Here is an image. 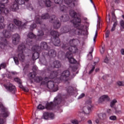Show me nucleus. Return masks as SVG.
I'll list each match as a JSON object with an SVG mask.
<instances>
[{
    "label": "nucleus",
    "instance_id": "3",
    "mask_svg": "<svg viewBox=\"0 0 124 124\" xmlns=\"http://www.w3.org/2000/svg\"><path fill=\"white\" fill-rule=\"evenodd\" d=\"M69 14L71 17L74 18L71 22L74 24V27L77 29V30L75 31V33L78 35L83 34L85 30H84V25L81 24V19L78 17H75V16H76V12L73 10L69 11Z\"/></svg>",
    "mask_w": 124,
    "mask_h": 124
},
{
    "label": "nucleus",
    "instance_id": "57",
    "mask_svg": "<svg viewBox=\"0 0 124 124\" xmlns=\"http://www.w3.org/2000/svg\"><path fill=\"white\" fill-rule=\"evenodd\" d=\"M104 62L106 63H108L109 62V60H108V58L106 57L104 60Z\"/></svg>",
    "mask_w": 124,
    "mask_h": 124
},
{
    "label": "nucleus",
    "instance_id": "13",
    "mask_svg": "<svg viewBox=\"0 0 124 124\" xmlns=\"http://www.w3.org/2000/svg\"><path fill=\"white\" fill-rule=\"evenodd\" d=\"M46 50V52L45 53V54L44 53H43V55L44 56H45L46 55H47V54H48L49 57H50V58H55L56 57V56H57V52H56V51H55V50H54V49H51L50 50L48 51L47 50H48V46H47V49H45Z\"/></svg>",
    "mask_w": 124,
    "mask_h": 124
},
{
    "label": "nucleus",
    "instance_id": "50",
    "mask_svg": "<svg viewBox=\"0 0 124 124\" xmlns=\"http://www.w3.org/2000/svg\"><path fill=\"white\" fill-rule=\"evenodd\" d=\"M87 104H88V106H90V105H92V100L89 99V100L87 101L86 102Z\"/></svg>",
    "mask_w": 124,
    "mask_h": 124
},
{
    "label": "nucleus",
    "instance_id": "14",
    "mask_svg": "<svg viewBox=\"0 0 124 124\" xmlns=\"http://www.w3.org/2000/svg\"><path fill=\"white\" fill-rule=\"evenodd\" d=\"M28 38L26 40V43L27 45L31 46V43H32V41H31V39L33 38H35L36 37V36L34 35L33 33L30 32L28 35Z\"/></svg>",
    "mask_w": 124,
    "mask_h": 124
},
{
    "label": "nucleus",
    "instance_id": "21",
    "mask_svg": "<svg viewBox=\"0 0 124 124\" xmlns=\"http://www.w3.org/2000/svg\"><path fill=\"white\" fill-rule=\"evenodd\" d=\"M19 9V5L15 1L12 4L10 10L12 11H17Z\"/></svg>",
    "mask_w": 124,
    "mask_h": 124
},
{
    "label": "nucleus",
    "instance_id": "48",
    "mask_svg": "<svg viewBox=\"0 0 124 124\" xmlns=\"http://www.w3.org/2000/svg\"><path fill=\"white\" fill-rule=\"evenodd\" d=\"M120 25L123 29H124V21L122 20L120 21Z\"/></svg>",
    "mask_w": 124,
    "mask_h": 124
},
{
    "label": "nucleus",
    "instance_id": "26",
    "mask_svg": "<svg viewBox=\"0 0 124 124\" xmlns=\"http://www.w3.org/2000/svg\"><path fill=\"white\" fill-rule=\"evenodd\" d=\"M3 35L4 36V37H6L7 38H9L11 36V35L10 34V32L7 31L6 30H4L2 32Z\"/></svg>",
    "mask_w": 124,
    "mask_h": 124
},
{
    "label": "nucleus",
    "instance_id": "32",
    "mask_svg": "<svg viewBox=\"0 0 124 124\" xmlns=\"http://www.w3.org/2000/svg\"><path fill=\"white\" fill-rule=\"evenodd\" d=\"M8 30H9V31H12L14 30V25L12 23L10 24L8 26Z\"/></svg>",
    "mask_w": 124,
    "mask_h": 124
},
{
    "label": "nucleus",
    "instance_id": "46",
    "mask_svg": "<svg viewBox=\"0 0 124 124\" xmlns=\"http://www.w3.org/2000/svg\"><path fill=\"white\" fill-rule=\"evenodd\" d=\"M71 123H72V124H79V122H78V121H77L76 120H72Z\"/></svg>",
    "mask_w": 124,
    "mask_h": 124
},
{
    "label": "nucleus",
    "instance_id": "2",
    "mask_svg": "<svg viewBox=\"0 0 124 124\" xmlns=\"http://www.w3.org/2000/svg\"><path fill=\"white\" fill-rule=\"evenodd\" d=\"M60 73V70L53 71L50 73L48 78L49 79H55L54 81L48 80V78H47L46 81H45V84H47V87L49 90H52L53 92H57L58 90L59 83L61 82L58 79L57 76H59Z\"/></svg>",
    "mask_w": 124,
    "mask_h": 124
},
{
    "label": "nucleus",
    "instance_id": "7",
    "mask_svg": "<svg viewBox=\"0 0 124 124\" xmlns=\"http://www.w3.org/2000/svg\"><path fill=\"white\" fill-rule=\"evenodd\" d=\"M61 101L62 98L57 96L56 98H55L53 102H51L50 103H48L46 104V108L47 109V110H52L55 106L57 105V104L61 103Z\"/></svg>",
    "mask_w": 124,
    "mask_h": 124
},
{
    "label": "nucleus",
    "instance_id": "19",
    "mask_svg": "<svg viewBox=\"0 0 124 124\" xmlns=\"http://www.w3.org/2000/svg\"><path fill=\"white\" fill-rule=\"evenodd\" d=\"M34 81L36 82V83H39L42 81L41 85H45V82L47 81V78H45L43 79L41 77H36L34 78Z\"/></svg>",
    "mask_w": 124,
    "mask_h": 124
},
{
    "label": "nucleus",
    "instance_id": "62",
    "mask_svg": "<svg viewBox=\"0 0 124 124\" xmlns=\"http://www.w3.org/2000/svg\"><path fill=\"white\" fill-rule=\"evenodd\" d=\"M121 53L122 54V55H124V49L122 48L121 50Z\"/></svg>",
    "mask_w": 124,
    "mask_h": 124
},
{
    "label": "nucleus",
    "instance_id": "35",
    "mask_svg": "<svg viewBox=\"0 0 124 124\" xmlns=\"http://www.w3.org/2000/svg\"><path fill=\"white\" fill-rule=\"evenodd\" d=\"M117 103V100L113 99L111 102H110V107H114V105Z\"/></svg>",
    "mask_w": 124,
    "mask_h": 124
},
{
    "label": "nucleus",
    "instance_id": "12",
    "mask_svg": "<svg viewBox=\"0 0 124 124\" xmlns=\"http://www.w3.org/2000/svg\"><path fill=\"white\" fill-rule=\"evenodd\" d=\"M55 3L60 4V9L62 12H66L67 10V7L63 5L62 3L63 2V0H54Z\"/></svg>",
    "mask_w": 124,
    "mask_h": 124
},
{
    "label": "nucleus",
    "instance_id": "16",
    "mask_svg": "<svg viewBox=\"0 0 124 124\" xmlns=\"http://www.w3.org/2000/svg\"><path fill=\"white\" fill-rule=\"evenodd\" d=\"M92 107H93V106L91 105L84 107L82 111H80V113L86 114V115L89 114V113H91V111H92Z\"/></svg>",
    "mask_w": 124,
    "mask_h": 124
},
{
    "label": "nucleus",
    "instance_id": "52",
    "mask_svg": "<svg viewBox=\"0 0 124 124\" xmlns=\"http://www.w3.org/2000/svg\"><path fill=\"white\" fill-rule=\"evenodd\" d=\"M110 34V31L108 30L106 33V37L107 38L108 37H109V35Z\"/></svg>",
    "mask_w": 124,
    "mask_h": 124
},
{
    "label": "nucleus",
    "instance_id": "58",
    "mask_svg": "<svg viewBox=\"0 0 124 124\" xmlns=\"http://www.w3.org/2000/svg\"><path fill=\"white\" fill-rule=\"evenodd\" d=\"M4 124V120L3 119L0 118V124Z\"/></svg>",
    "mask_w": 124,
    "mask_h": 124
},
{
    "label": "nucleus",
    "instance_id": "10",
    "mask_svg": "<svg viewBox=\"0 0 124 124\" xmlns=\"http://www.w3.org/2000/svg\"><path fill=\"white\" fill-rule=\"evenodd\" d=\"M3 86L8 92H10V93H15L16 87L15 86L13 85V84L9 83L8 84H4Z\"/></svg>",
    "mask_w": 124,
    "mask_h": 124
},
{
    "label": "nucleus",
    "instance_id": "49",
    "mask_svg": "<svg viewBox=\"0 0 124 124\" xmlns=\"http://www.w3.org/2000/svg\"><path fill=\"white\" fill-rule=\"evenodd\" d=\"M117 84L119 86H124V82L118 81Z\"/></svg>",
    "mask_w": 124,
    "mask_h": 124
},
{
    "label": "nucleus",
    "instance_id": "51",
    "mask_svg": "<svg viewBox=\"0 0 124 124\" xmlns=\"http://www.w3.org/2000/svg\"><path fill=\"white\" fill-rule=\"evenodd\" d=\"M95 68V67L94 66H93L92 67V69L89 71V74H92V73H93V70H94Z\"/></svg>",
    "mask_w": 124,
    "mask_h": 124
},
{
    "label": "nucleus",
    "instance_id": "63",
    "mask_svg": "<svg viewBox=\"0 0 124 124\" xmlns=\"http://www.w3.org/2000/svg\"><path fill=\"white\" fill-rule=\"evenodd\" d=\"M23 90H24V92H29V89H28L27 88H23Z\"/></svg>",
    "mask_w": 124,
    "mask_h": 124
},
{
    "label": "nucleus",
    "instance_id": "59",
    "mask_svg": "<svg viewBox=\"0 0 124 124\" xmlns=\"http://www.w3.org/2000/svg\"><path fill=\"white\" fill-rule=\"evenodd\" d=\"M88 58H89V60H90V61H91V60H93V55L90 54L88 55Z\"/></svg>",
    "mask_w": 124,
    "mask_h": 124
},
{
    "label": "nucleus",
    "instance_id": "53",
    "mask_svg": "<svg viewBox=\"0 0 124 124\" xmlns=\"http://www.w3.org/2000/svg\"><path fill=\"white\" fill-rule=\"evenodd\" d=\"M0 66L2 68H5V67H6V64H5V63H2L0 64Z\"/></svg>",
    "mask_w": 124,
    "mask_h": 124
},
{
    "label": "nucleus",
    "instance_id": "1",
    "mask_svg": "<svg viewBox=\"0 0 124 124\" xmlns=\"http://www.w3.org/2000/svg\"><path fill=\"white\" fill-rule=\"evenodd\" d=\"M78 40L73 39L70 41V44H63L62 48L65 50H67L66 53V57L68 59L70 63H76L77 61L72 57V54H75L78 52V48L76 46H73V44H75L76 42H77Z\"/></svg>",
    "mask_w": 124,
    "mask_h": 124
},
{
    "label": "nucleus",
    "instance_id": "60",
    "mask_svg": "<svg viewBox=\"0 0 124 124\" xmlns=\"http://www.w3.org/2000/svg\"><path fill=\"white\" fill-rule=\"evenodd\" d=\"M115 112L117 113V114H122V110H116L115 111Z\"/></svg>",
    "mask_w": 124,
    "mask_h": 124
},
{
    "label": "nucleus",
    "instance_id": "15",
    "mask_svg": "<svg viewBox=\"0 0 124 124\" xmlns=\"http://www.w3.org/2000/svg\"><path fill=\"white\" fill-rule=\"evenodd\" d=\"M38 4L40 6H44L45 4H46V6L47 7H50L51 6L50 0H39Z\"/></svg>",
    "mask_w": 124,
    "mask_h": 124
},
{
    "label": "nucleus",
    "instance_id": "29",
    "mask_svg": "<svg viewBox=\"0 0 124 124\" xmlns=\"http://www.w3.org/2000/svg\"><path fill=\"white\" fill-rule=\"evenodd\" d=\"M40 18H41V17L39 16L35 17V21L36 24H39L40 25L41 24V19H40Z\"/></svg>",
    "mask_w": 124,
    "mask_h": 124
},
{
    "label": "nucleus",
    "instance_id": "5",
    "mask_svg": "<svg viewBox=\"0 0 124 124\" xmlns=\"http://www.w3.org/2000/svg\"><path fill=\"white\" fill-rule=\"evenodd\" d=\"M41 49L43 50H47L48 49V45L46 42L41 43L40 46H35L32 47V51L35 52L32 56L33 61L37 60L39 58V53L38 52H39Z\"/></svg>",
    "mask_w": 124,
    "mask_h": 124
},
{
    "label": "nucleus",
    "instance_id": "37",
    "mask_svg": "<svg viewBox=\"0 0 124 124\" xmlns=\"http://www.w3.org/2000/svg\"><path fill=\"white\" fill-rule=\"evenodd\" d=\"M67 91L69 93H72V92H73V87L71 86L69 87Z\"/></svg>",
    "mask_w": 124,
    "mask_h": 124
},
{
    "label": "nucleus",
    "instance_id": "24",
    "mask_svg": "<svg viewBox=\"0 0 124 124\" xmlns=\"http://www.w3.org/2000/svg\"><path fill=\"white\" fill-rule=\"evenodd\" d=\"M7 45V41L5 38H1V42H0V46L1 48H3L4 46Z\"/></svg>",
    "mask_w": 124,
    "mask_h": 124
},
{
    "label": "nucleus",
    "instance_id": "44",
    "mask_svg": "<svg viewBox=\"0 0 124 124\" xmlns=\"http://www.w3.org/2000/svg\"><path fill=\"white\" fill-rule=\"evenodd\" d=\"M105 51V47L102 46V48L100 50L101 54H104Z\"/></svg>",
    "mask_w": 124,
    "mask_h": 124
},
{
    "label": "nucleus",
    "instance_id": "45",
    "mask_svg": "<svg viewBox=\"0 0 124 124\" xmlns=\"http://www.w3.org/2000/svg\"><path fill=\"white\" fill-rule=\"evenodd\" d=\"M35 28H36V24H35L31 25L30 27L31 30H33V29H35Z\"/></svg>",
    "mask_w": 124,
    "mask_h": 124
},
{
    "label": "nucleus",
    "instance_id": "27",
    "mask_svg": "<svg viewBox=\"0 0 124 124\" xmlns=\"http://www.w3.org/2000/svg\"><path fill=\"white\" fill-rule=\"evenodd\" d=\"M25 1H29V0H15V2L17 4H24Z\"/></svg>",
    "mask_w": 124,
    "mask_h": 124
},
{
    "label": "nucleus",
    "instance_id": "55",
    "mask_svg": "<svg viewBox=\"0 0 124 124\" xmlns=\"http://www.w3.org/2000/svg\"><path fill=\"white\" fill-rule=\"evenodd\" d=\"M23 71H25V70H27L28 69V67H29V65L26 64L25 66L23 65Z\"/></svg>",
    "mask_w": 124,
    "mask_h": 124
},
{
    "label": "nucleus",
    "instance_id": "25",
    "mask_svg": "<svg viewBox=\"0 0 124 124\" xmlns=\"http://www.w3.org/2000/svg\"><path fill=\"white\" fill-rule=\"evenodd\" d=\"M53 67H55L56 68H59V67H61L62 66V64L61 63V62L59 61H54L53 63Z\"/></svg>",
    "mask_w": 124,
    "mask_h": 124
},
{
    "label": "nucleus",
    "instance_id": "30",
    "mask_svg": "<svg viewBox=\"0 0 124 124\" xmlns=\"http://www.w3.org/2000/svg\"><path fill=\"white\" fill-rule=\"evenodd\" d=\"M49 113H48V112H45L43 114V119H44L45 120H48V119H49Z\"/></svg>",
    "mask_w": 124,
    "mask_h": 124
},
{
    "label": "nucleus",
    "instance_id": "39",
    "mask_svg": "<svg viewBox=\"0 0 124 124\" xmlns=\"http://www.w3.org/2000/svg\"><path fill=\"white\" fill-rule=\"evenodd\" d=\"M49 116L50 119H51V120L55 119V114L54 113H49Z\"/></svg>",
    "mask_w": 124,
    "mask_h": 124
},
{
    "label": "nucleus",
    "instance_id": "28",
    "mask_svg": "<svg viewBox=\"0 0 124 124\" xmlns=\"http://www.w3.org/2000/svg\"><path fill=\"white\" fill-rule=\"evenodd\" d=\"M98 117L100 120H106V114L105 113H100Z\"/></svg>",
    "mask_w": 124,
    "mask_h": 124
},
{
    "label": "nucleus",
    "instance_id": "8",
    "mask_svg": "<svg viewBox=\"0 0 124 124\" xmlns=\"http://www.w3.org/2000/svg\"><path fill=\"white\" fill-rule=\"evenodd\" d=\"M26 49V46L23 44H21L19 45L18 47V51L19 53L18 54V57L19 60L21 61V62H24L25 61V55H24V51Z\"/></svg>",
    "mask_w": 124,
    "mask_h": 124
},
{
    "label": "nucleus",
    "instance_id": "22",
    "mask_svg": "<svg viewBox=\"0 0 124 124\" xmlns=\"http://www.w3.org/2000/svg\"><path fill=\"white\" fill-rule=\"evenodd\" d=\"M73 0H64L65 3L67 4L69 7H71V8L75 6V4L73 2Z\"/></svg>",
    "mask_w": 124,
    "mask_h": 124
},
{
    "label": "nucleus",
    "instance_id": "20",
    "mask_svg": "<svg viewBox=\"0 0 124 124\" xmlns=\"http://www.w3.org/2000/svg\"><path fill=\"white\" fill-rule=\"evenodd\" d=\"M14 22L17 27H19V29H23L26 26V23H22L21 21L17 19H14Z\"/></svg>",
    "mask_w": 124,
    "mask_h": 124
},
{
    "label": "nucleus",
    "instance_id": "9",
    "mask_svg": "<svg viewBox=\"0 0 124 124\" xmlns=\"http://www.w3.org/2000/svg\"><path fill=\"white\" fill-rule=\"evenodd\" d=\"M70 76V72L69 70H65L61 74L60 78H57V79L60 81V82L61 81L65 82L68 80Z\"/></svg>",
    "mask_w": 124,
    "mask_h": 124
},
{
    "label": "nucleus",
    "instance_id": "56",
    "mask_svg": "<svg viewBox=\"0 0 124 124\" xmlns=\"http://www.w3.org/2000/svg\"><path fill=\"white\" fill-rule=\"evenodd\" d=\"M96 37H97V31H96L95 36L93 38V41L95 42V39H96Z\"/></svg>",
    "mask_w": 124,
    "mask_h": 124
},
{
    "label": "nucleus",
    "instance_id": "40",
    "mask_svg": "<svg viewBox=\"0 0 124 124\" xmlns=\"http://www.w3.org/2000/svg\"><path fill=\"white\" fill-rule=\"evenodd\" d=\"M44 34V33L43 32V31H38V36H42Z\"/></svg>",
    "mask_w": 124,
    "mask_h": 124
},
{
    "label": "nucleus",
    "instance_id": "23",
    "mask_svg": "<svg viewBox=\"0 0 124 124\" xmlns=\"http://www.w3.org/2000/svg\"><path fill=\"white\" fill-rule=\"evenodd\" d=\"M109 98L108 95H103L99 98L98 102L99 103H102V102H103V101L105 100H109Z\"/></svg>",
    "mask_w": 124,
    "mask_h": 124
},
{
    "label": "nucleus",
    "instance_id": "31",
    "mask_svg": "<svg viewBox=\"0 0 124 124\" xmlns=\"http://www.w3.org/2000/svg\"><path fill=\"white\" fill-rule=\"evenodd\" d=\"M62 33H66L69 31V29L66 27H64L61 29Z\"/></svg>",
    "mask_w": 124,
    "mask_h": 124
},
{
    "label": "nucleus",
    "instance_id": "34",
    "mask_svg": "<svg viewBox=\"0 0 124 124\" xmlns=\"http://www.w3.org/2000/svg\"><path fill=\"white\" fill-rule=\"evenodd\" d=\"M118 24V22H117V21H115L113 25V26L111 29V31H115V30H116V27H117V25Z\"/></svg>",
    "mask_w": 124,
    "mask_h": 124
},
{
    "label": "nucleus",
    "instance_id": "18",
    "mask_svg": "<svg viewBox=\"0 0 124 124\" xmlns=\"http://www.w3.org/2000/svg\"><path fill=\"white\" fill-rule=\"evenodd\" d=\"M0 109L2 110V114H3V117H8V111L7 110V108H5L3 105L0 103Z\"/></svg>",
    "mask_w": 124,
    "mask_h": 124
},
{
    "label": "nucleus",
    "instance_id": "17",
    "mask_svg": "<svg viewBox=\"0 0 124 124\" xmlns=\"http://www.w3.org/2000/svg\"><path fill=\"white\" fill-rule=\"evenodd\" d=\"M20 35L18 34H15L13 35V41L12 42L14 45H17L20 41Z\"/></svg>",
    "mask_w": 124,
    "mask_h": 124
},
{
    "label": "nucleus",
    "instance_id": "6",
    "mask_svg": "<svg viewBox=\"0 0 124 124\" xmlns=\"http://www.w3.org/2000/svg\"><path fill=\"white\" fill-rule=\"evenodd\" d=\"M50 34L54 37L52 40L54 45H55V46H60L61 41L60 40V38H59L60 33L56 31H51Z\"/></svg>",
    "mask_w": 124,
    "mask_h": 124
},
{
    "label": "nucleus",
    "instance_id": "33",
    "mask_svg": "<svg viewBox=\"0 0 124 124\" xmlns=\"http://www.w3.org/2000/svg\"><path fill=\"white\" fill-rule=\"evenodd\" d=\"M41 18L43 20H46V19H48L49 18V14H45L42 15Z\"/></svg>",
    "mask_w": 124,
    "mask_h": 124
},
{
    "label": "nucleus",
    "instance_id": "36",
    "mask_svg": "<svg viewBox=\"0 0 124 124\" xmlns=\"http://www.w3.org/2000/svg\"><path fill=\"white\" fill-rule=\"evenodd\" d=\"M36 76V73H35V72H33L30 74V76L31 78H32V79H33V78H35Z\"/></svg>",
    "mask_w": 124,
    "mask_h": 124
},
{
    "label": "nucleus",
    "instance_id": "43",
    "mask_svg": "<svg viewBox=\"0 0 124 124\" xmlns=\"http://www.w3.org/2000/svg\"><path fill=\"white\" fill-rule=\"evenodd\" d=\"M14 61L16 64H19V61H18V58L17 57H14Z\"/></svg>",
    "mask_w": 124,
    "mask_h": 124
},
{
    "label": "nucleus",
    "instance_id": "4",
    "mask_svg": "<svg viewBox=\"0 0 124 124\" xmlns=\"http://www.w3.org/2000/svg\"><path fill=\"white\" fill-rule=\"evenodd\" d=\"M0 2H4L3 3H0V29H3L5 26L4 25V18L1 16L2 14H7L9 13V10L6 8L5 5L8 3V0H0Z\"/></svg>",
    "mask_w": 124,
    "mask_h": 124
},
{
    "label": "nucleus",
    "instance_id": "47",
    "mask_svg": "<svg viewBox=\"0 0 124 124\" xmlns=\"http://www.w3.org/2000/svg\"><path fill=\"white\" fill-rule=\"evenodd\" d=\"M27 7L29 10H32L33 9L32 6H31V4H28L27 5Z\"/></svg>",
    "mask_w": 124,
    "mask_h": 124
},
{
    "label": "nucleus",
    "instance_id": "61",
    "mask_svg": "<svg viewBox=\"0 0 124 124\" xmlns=\"http://www.w3.org/2000/svg\"><path fill=\"white\" fill-rule=\"evenodd\" d=\"M64 19H65V20H64L63 22H65L68 20H69V16H66V17H65Z\"/></svg>",
    "mask_w": 124,
    "mask_h": 124
},
{
    "label": "nucleus",
    "instance_id": "64",
    "mask_svg": "<svg viewBox=\"0 0 124 124\" xmlns=\"http://www.w3.org/2000/svg\"><path fill=\"white\" fill-rule=\"evenodd\" d=\"M33 71H35V70H36V66H34L32 68Z\"/></svg>",
    "mask_w": 124,
    "mask_h": 124
},
{
    "label": "nucleus",
    "instance_id": "11",
    "mask_svg": "<svg viewBox=\"0 0 124 124\" xmlns=\"http://www.w3.org/2000/svg\"><path fill=\"white\" fill-rule=\"evenodd\" d=\"M50 19H51V23H52V21L54 22L53 27L54 29H59L61 27V23L57 20V17L55 15L50 17Z\"/></svg>",
    "mask_w": 124,
    "mask_h": 124
},
{
    "label": "nucleus",
    "instance_id": "41",
    "mask_svg": "<svg viewBox=\"0 0 124 124\" xmlns=\"http://www.w3.org/2000/svg\"><path fill=\"white\" fill-rule=\"evenodd\" d=\"M15 82H17L18 84H22V81H21V80L20 78H16L14 79Z\"/></svg>",
    "mask_w": 124,
    "mask_h": 124
},
{
    "label": "nucleus",
    "instance_id": "54",
    "mask_svg": "<svg viewBox=\"0 0 124 124\" xmlns=\"http://www.w3.org/2000/svg\"><path fill=\"white\" fill-rule=\"evenodd\" d=\"M85 96V93H82L80 95H79L78 97V99H80V98H83Z\"/></svg>",
    "mask_w": 124,
    "mask_h": 124
},
{
    "label": "nucleus",
    "instance_id": "38",
    "mask_svg": "<svg viewBox=\"0 0 124 124\" xmlns=\"http://www.w3.org/2000/svg\"><path fill=\"white\" fill-rule=\"evenodd\" d=\"M109 120L111 121H116L117 120V116L115 115H112L109 117Z\"/></svg>",
    "mask_w": 124,
    "mask_h": 124
},
{
    "label": "nucleus",
    "instance_id": "42",
    "mask_svg": "<svg viewBox=\"0 0 124 124\" xmlns=\"http://www.w3.org/2000/svg\"><path fill=\"white\" fill-rule=\"evenodd\" d=\"M37 108L40 110H43V109H45V107L40 104L38 106Z\"/></svg>",
    "mask_w": 124,
    "mask_h": 124
}]
</instances>
